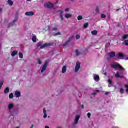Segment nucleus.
<instances>
[{
  "mask_svg": "<svg viewBox=\"0 0 128 128\" xmlns=\"http://www.w3.org/2000/svg\"><path fill=\"white\" fill-rule=\"evenodd\" d=\"M111 68L114 70H120V72H116V74H115L116 78H124V69L118 63H115L111 66Z\"/></svg>",
  "mask_w": 128,
  "mask_h": 128,
  "instance_id": "nucleus-1",
  "label": "nucleus"
},
{
  "mask_svg": "<svg viewBox=\"0 0 128 128\" xmlns=\"http://www.w3.org/2000/svg\"><path fill=\"white\" fill-rule=\"evenodd\" d=\"M14 107V104H10L8 106V110H9L10 114L11 116H14V110H12Z\"/></svg>",
  "mask_w": 128,
  "mask_h": 128,
  "instance_id": "nucleus-2",
  "label": "nucleus"
},
{
  "mask_svg": "<svg viewBox=\"0 0 128 128\" xmlns=\"http://www.w3.org/2000/svg\"><path fill=\"white\" fill-rule=\"evenodd\" d=\"M52 44L50 43H46L44 45L42 46V42H39L38 44V48H40L41 49L44 48H48V46H50Z\"/></svg>",
  "mask_w": 128,
  "mask_h": 128,
  "instance_id": "nucleus-3",
  "label": "nucleus"
},
{
  "mask_svg": "<svg viewBox=\"0 0 128 128\" xmlns=\"http://www.w3.org/2000/svg\"><path fill=\"white\" fill-rule=\"evenodd\" d=\"M80 68V62H78L76 64V66L75 68V72H78V70Z\"/></svg>",
  "mask_w": 128,
  "mask_h": 128,
  "instance_id": "nucleus-4",
  "label": "nucleus"
},
{
  "mask_svg": "<svg viewBox=\"0 0 128 128\" xmlns=\"http://www.w3.org/2000/svg\"><path fill=\"white\" fill-rule=\"evenodd\" d=\"M44 6L48 8H54V4L50 2H46L44 4Z\"/></svg>",
  "mask_w": 128,
  "mask_h": 128,
  "instance_id": "nucleus-5",
  "label": "nucleus"
},
{
  "mask_svg": "<svg viewBox=\"0 0 128 128\" xmlns=\"http://www.w3.org/2000/svg\"><path fill=\"white\" fill-rule=\"evenodd\" d=\"M80 115H77L76 117V118L74 120L73 124L74 125L78 124V120H80Z\"/></svg>",
  "mask_w": 128,
  "mask_h": 128,
  "instance_id": "nucleus-6",
  "label": "nucleus"
},
{
  "mask_svg": "<svg viewBox=\"0 0 128 128\" xmlns=\"http://www.w3.org/2000/svg\"><path fill=\"white\" fill-rule=\"evenodd\" d=\"M48 62H46L45 64H44V65L42 66V71L41 72H44V70H46V68H48Z\"/></svg>",
  "mask_w": 128,
  "mask_h": 128,
  "instance_id": "nucleus-7",
  "label": "nucleus"
},
{
  "mask_svg": "<svg viewBox=\"0 0 128 128\" xmlns=\"http://www.w3.org/2000/svg\"><path fill=\"white\" fill-rule=\"evenodd\" d=\"M93 78L95 82H100V76L98 74H94Z\"/></svg>",
  "mask_w": 128,
  "mask_h": 128,
  "instance_id": "nucleus-8",
  "label": "nucleus"
},
{
  "mask_svg": "<svg viewBox=\"0 0 128 128\" xmlns=\"http://www.w3.org/2000/svg\"><path fill=\"white\" fill-rule=\"evenodd\" d=\"M34 14L32 12H26V16H34Z\"/></svg>",
  "mask_w": 128,
  "mask_h": 128,
  "instance_id": "nucleus-9",
  "label": "nucleus"
},
{
  "mask_svg": "<svg viewBox=\"0 0 128 128\" xmlns=\"http://www.w3.org/2000/svg\"><path fill=\"white\" fill-rule=\"evenodd\" d=\"M108 56H110V58H114V56H116V53L114 52L108 53Z\"/></svg>",
  "mask_w": 128,
  "mask_h": 128,
  "instance_id": "nucleus-10",
  "label": "nucleus"
},
{
  "mask_svg": "<svg viewBox=\"0 0 128 128\" xmlns=\"http://www.w3.org/2000/svg\"><path fill=\"white\" fill-rule=\"evenodd\" d=\"M15 96H16V98H20V92L18 91H16L15 92Z\"/></svg>",
  "mask_w": 128,
  "mask_h": 128,
  "instance_id": "nucleus-11",
  "label": "nucleus"
},
{
  "mask_svg": "<svg viewBox=\"0 0 128 128\" xmlns=\"http://www.w3.org/2000/svg\"><path fill=\"white\" fill-rule=\"evenodd\" d=\"M48 30H51V32H54L56 30H58V28L55 27V28L51 29L50 27V26H48Z\"/></svg>",
  "mask_w": 128,
  "mask_h": 128,
  "instance_id": "nucleus-12",
  "label": "nucleus"
},
{
  "mask_svg": "<svg viewBox=\"0 0 128 128\" xmlns=\"http://www.w3.org/2000/svg\"><path fill=\"white\" fill-rule=\"evenodd\" d=\"M74 38V36H72L71 37V38L70 39V40H68V41H67V42L65 43V44H64V46H68V42H72V38Z\"/></svg>",
  "mask_w": 128,
  "mask_h": 128,
  "instance_id": "nucleus-13",
  "label": "nucleus"
},
{
  "mask_svg": "<svg viewBox=\"0 0 128 128\" xmlns=\"http://www.w3.org/2000/svg\"><path fill=\"white\" fill-rule=\"evenodd\" d=\"M8 4L9 6H14V2H12V0H8Z\"/></svg>",
  "mask_w": 128,
  "mask_h": 128,
  "instance_id": "nucleus-14",
  "label": "nucleus"
},
{
  "mask_svg": "<svg viewBox=\"0 0 128 128\" xmlns=\"http://www.w3.org/2000/svg\"><path fill=\"white\" fill-rule=\"evenodd\" d=\"M65 18H72V15L70 14H66L65 15Z\"/></svg>",
  "mask_w": 128,
  "mask_h": 128,
  "instance_id": "nucleus-15",
  "label": "nucleus"
},
{
  "mask_svg": "<svg viewBox=\"0 0 128 128\" xmlns=\"http://www.w3.org/2000/svg\"><path fill=\"white\" fill-rule=\"evenodd\" d=\"M60 18L62 20H64V11H60Z\"/></svg>",
  "mask_w": 128,
  "mask_h": 128,
  "instance_id": "nucleus-16",
  "label": "nucleus"
},
{
  "mask_svg": "<svg viewBox=\"0 0 128 128\" xmlns=\"http://www.w3.org/2000/svg\"><path fill=\"white\" fill-rule=\"evenodd\" d=\"M128 38V35L125 34L121 38L122 42H124V40H126Z\"/></svg>",
  "mask_w": 128,
  "mask_h": 128,
  "instance_id": "nucleus-17",
  "label": "nucleus"
},
{
  "mask_svg": "<svg viewBox=\"0 0 128 128\" xmlns=\"http://www.w3.org/2000/svg\"><path fill=\"white\" fill-rule=\"evenodd\" d=\"M32 40L33 42H36V40H38V39L36 38V36H32Z\"/></svg>",
  "mask_w": 128,
  "mask_h": 128,
  "instance_id": "nucleus-18",
  "label": "nucleus"
},
{
  "mask_svg": "<svg viewBox=\"0 0 128 128\" xmlns=\"http://www.w3.org/2000/svg\"><path fill=\"white\" fill-rule=\"evenodd\" d=\"M62 74H66V66H64L62 68Z\"/></svg>",
  "mask_w": 128,
  "mask_h": 128,
  "instance_id": "nucleus-19",
  "label": "nucleus"
},
{
  "mask_svg": "<svg viewBox=\"0 0 128 128\" xmlns=\"http://www.w3.org/2000/svg\"><path fill=\"white\" fill-rule=\"evenodd\" d=\"M18 54V51H14L12 54V56L14 58V56H16Z\"/></svg>",
  "mask_w": 128,
  "mask_h": 128,
  "instance_id": "nucleus-20",
  "label": "nucleus"
},
{
  "mask_svg": "<svg viewBox=\"0 0 128 128\" xmlns=\"http://www.w3.org/2000/svg\"><path fill=\"white\" fill-rule=\"evenodd\" d=\"M44 118H48V115L46 114V109H44Z\"/></svg>",
  "mask_w": 128,
  "mask_h": 128,
  "instance_id": "nucleus-21",
  "label": "nucleus"
},
{
  "mask_svg": "<svg viewBox=\"0 0 128 128\" xmlns=\"http://www.w3.org/2000/svg\"><path fill=\"white\" fill-rule=\"evenodd\" d=\"M10 92V88H6L4 90V94H8Z\"/></svg>",
  "mask_w": 128,
  "mask_h": 128,
  "instance_id": "nucleus-22",
  "label": "nucleus"
},
{
  "mask_svg": "<svg viewBox=\"0 0 128 128\" xmlns=\"http://www.w3.org/2000/svg\"><path fill=\"white\" fill-rule=\"evenodd\" d=\"M118 56L120 58H124V54L122 53H119Z\"/></svg>",
  "mask_w": 128,
  "mask_h": 128,
  "instance_id": "nucleus-23",
  "label": "nucleus"
},
{
  "mask_svg": "<svg viewBox=\"0 0 128 128\" xmlns=\"http://www.w3.org/2000/svg\"><path fill=\"white\" fill-rule=\"evenodd\" d=\"M92 36H96L98 34V31L94 30L92 32Z\"/></svg>",
  "mask_w": 128,
  "mask_h": 128,
  "instance_id": "nucleus-24",
  "label": "nucleus"
},
{
  "mask_svg": "<svg viewBox=\"0 0 128 128\" xmlns=\"http://www.w3.org/2000/svg\"><path fill=\"white\" fill-rule=\"evenodd\" d=\"M108 84H110L108 85V87H109V88H111V86H112V80H108Z\"/></svg>",
  "mask_w": 128,
  "mask_h": 128,
  "instance_id": "nucleus-25",
  "label": "nucleus"
},
{
  "mask_svg": "<svg viewBox=\"0 0 128 128\" xmlns=\"http://www.w3.org/2000/svg\"><path fill=\"white\" fill-rule=\"evenodd\" d=\"M120 94H124V88H121L120 90Z\"/></svg>",
  "mask_w": 128,
  "mask_h": 128,
  "instance_id": "nucleus-26",
  "label": "nucleus"
},
{
  "mask_svg": "<svg viewBox=\"0 0 128 128\" xmlns=\"http://www.w3.org/2000/svg\"><path fill=\"white\" fill-rule=\"evenodd\" d=\"M19 57L20 58H24V54H22V53H19Z\"/></svg>",
  "mask_w": 128,
  "mask_h": 128,
  "instance_id": "nucleus-27",
  "label": "nucleus"
},
{
  "mask_svg": "<svg viewBox=\"0 0 128 128\" xmlns=\"http://www.w3.org/2000/svg\"><path fill=\"white\" fill-rule=\"evenodd\" d=\"M83 18H82V16H80L78 17V20H82Z\"/></svg>",
  "mask_w": 128,
  "mask_h": 128,
  "instance_id": "nucleus-28",
  "label": "nucleus"
},
{
  "mask_svg": "<svg viewBox=\"0 0 128 128\" xmlns=\"http://www.w3.org/2000/svg\"><path fill=\"white\" fill-rule=\"evenodd\" d=\"M88 26V23H86L84 26V28H86Z\"/></svg>",
  "mask_w": 128,
  "mask_h": 128,
  "instance_id": "nucleus-29",
  "label": "nucleus"
},
{
  "mask_svg": "<svg viewBox=\"0 0 128 128\" xmlns=\"http://www.w3.org/2000/svg\"><path fill=\"white\" fill-rule=\"evenodd\" d=\"M80 35L78 34L76 36V40H80Z\"/></svg>",
  "mask_w": 128,
  "mask_h": 128,
  "instance_id": "nucleus-30",
  "label": "nucleus"
},
{
  "mask_svg": "<svg viewBox=\"0 0 128 128\" xmlns=\"http://www.w3.org/2000/svg\"><path fill=\"white\" fill-rule=\"evenodd\" d=\"M76 54L77 56H80V51H78V50H76Z\"/></svg>",
  "mask_w": 128,
  "mask_h": 128,
  "instance_id": "nucleus-31",
  "label": "nucleus"
},
{
  "mask_svg": "<svg viewBox=\"0 0 128 128\" xmlns=\"http://www.w3.org/2000/svg\"><path fill=\"white\" fill-rule=\"evenodd\" d=\"M3 84H4V82H0V90L2 88V86Z\"/></svg>",
  "mask_w": 128,
  "mask_h": 128,
  "instance_id": "nucleus-32",
  "label": "nucleus"
},
{
  "mask_svg": "<svg viewBox=\"0 0 128 128\" xmlns=\"http://www.w3.org/2000/svg\"><path fill=\"white\" fill-rule=\"evenodd\" d=\"M18 20H16L13 22V24H9V26H14V24L16 22H17Z\"/></svg>",
  "mask_w": 128,
  "mask_h": 128,
  "instance_id": "nucleus-33",
  "label": "nucleus"
},
{
  "mask_svg": "<svg viewBox=\"0 0 128 128\" xmlns=\"http://www.w3.org/2000/svg\"><path fill=\"white\" fill-rule=\"evenodd\" d=\"M124 44H125V46H128V40H125Z\"/></svg>",
  "mask_w": 128,
  "mask_h": 128,
  "instance_id": "nucleus-34",
  "label": "nucleus"
},
{
  "mask_svg": "<svg viewBox=\"0 0 128 128\" xmlns=\"http://www.w3.org/2000/svg\"><path fill=\"white\" fill-rule=\"evenodd\" d=\"M60 34H62L60 32H58L57 34H54V36H60Z\"/></svg>",
  "mask_w": 128,
  "mask_h": 128,
  "instance_id": "nucleus-35",
  "label": "nucleus"
},
{
  "mask_svg": "<svg viewBox=\"0 0 128 128\" xmlns=\"http://www.w3.org/2000/svg\"><path fill=\"white\" fill-rule=\"evenodd\" d=\"M9 98H14V94H10L9 96Z\"/></svg>",
  "mask_w": 128,
  "mask_h": 128,
  "instance_id": "nucleus-36",
  "label": "nucleus"
},
{
  "mask_svg": "<svg viewBox=\"0 0 128 128\" xmlns=\"http://www.w3.org/2000/svg\"><path fill=\"white\" fill-rule=\"evenodd\" d=\"M101 17H102V18H106V16L104 14H102Z\"/></svg>",
  "mask_w": 128,
  "mask_h": 128,
  "instance_id": "nucleus-37",
  "label": "nucleus"
},
{
  "mask_svg": "<svg viewBox=\"0 0 128 128\" xmlns=\"http://www.w3.org/2000/svg\"><path fill=\"white\" fill-rule=\"evenodd\" d=\"M65 12H70V8H66L65 10Z\"/></svg>",
  "mask_w": 128,
  "mask_h": 128,
  "instance_id": "nucleus-38",
  "label": "nucleus"
},
{
  "mask_svg": "<svg viewBox=\"0 0 128 128\" xmlns=\"http://www.w3.org/2000/svg\"><path fill=\"white\" fill-rule=\"evenodd\" d=\"M91 116H92V114H90V113L88 114V118H90Z\"/></svg>",
  "mask_w": 128,
  "mask_h": 128,
  "instance_id": "nucleus-39",
  "label": "nucleus"
},
{
  "mask_svg": "<svg viewBox=\"0 0 128 128\" xmlns=\"http://www.w3.org/2000/svg\"><path fill=\"white\" fill-rule=\"evenodd\" d=\"M38 63L39 64H42V61H40V60H38Z\"/></svg>",
  "mask_w": 128,
  "mask_h": 128,
  "instance_id": "nucleus-40",
  "label": "nucleus"
},
{
  "mask_svg": "<svg viewBox=\"0 0 128 128\" xmlns=\"http://www.w3.org/2000/svg\"><path fill=\"white\" fill-rule=\"evenodd\" d=\"M96 11L97 12H100V10H98V7H97L96 8Z\"/></svg>",
  "mask_w": 128,
  "mask_h": 128,
  "instance_id": "nucleus-41",
  "label": "nucleus"
},
{
  "mask_svg": "<svg viewBox=\"0 0 128 128\" xmlns=\"http://www.w3.org/2000/svg\"><path fill=\"white\" fill-rule=\"evenodd\" d=\"M2 8H0V14H2Z\"/></svg>",
  "mask_w": 128,
  "mask_h": 128,
  "instance_id": "nucleus-42",
  "label": "nucleus"
},
{
  "mask_svg": "<svg viewBox=\"0 0 128 128\" xmlns=\"http://www.w3.org/2000/svg\"><path fill=\"white\" fill-rule=\"evenodd\" d=\"M93 96H96V93H94V94H92Z\"/></svg>",
  "mask_w": 128,
  "mask_h": 128,
  "instance_id": "nucleus-43",
  "label": "nucleus"
},
{
  "mask_svg": "<svg viewBox=\"0 0 128 128\" xmlns=\"http://www.w3.org/2000/svg\"><path fill=\"white\" fill-rule=\"evenodd\" d=\"M105 94H106V96H108V92H106Z\"/></svg>",
  "mask_w": 128,
  "mask_h": 128,
  "instance_id": "nucleus-44",
  "label": "nucleus"
},
{
  "mask_svg": "<svg viewBox=\"0 0 128 128\" xmlns=\"http://www.w3.org/2000/svg\"><path fill=\"white\" fill-rule=\"evenodd\" d=\"M45 128H50V127H48V126H46Z\"/></svg>",
  "mask_w": 128,
  "mask_h": 128,
  "instance_id": "nucleus-45",
  "label": "nucleus"
},
{
  "mask_svg": "<svg viewBox=\"0 0 128 128\" xmlns=\"http://www.w3.org/2000/svg\"><path fill=\"white\" fill-rule=\"evenodd\" d=\"M82 108H84V105H82Z\"/></svg>",
  "mask_w": 128,
  "mask_h": 128,
  "instance_id": "nucleus-46",
  "label": "nucleus"
},
{
  "mask_svg": "<svg viewBox=\"0 0 128 128\" xmlns=\"http://www.w3.org/2000/svg\"><path fill=\"white\" fill-rule=\"evenodd\" d=\"M32 0H27V2H31Z\"/></svg>",
  "mask_w": 128,
  "mask_h": 128,
  "instance_id": "nucleus-47",
  "label": "nucleus"
},
{
  "mask_svg": "<svg viewBox=\"0 0 128 128\" xmlns=\"http://www.w3.org/2000/svg\"><path fill=\"white\" fill-rule=\"evenodd\" d=\"M104 76H106L107 74L106 73H104Z\"/></svg>",
  "mask_w": 128,
  "mask_h": 128,
  "instance_id": "nucleus-48",
  "label": "nucleus"
},
{
  "mask_svg": "<svg viewBox=\"0 0 128 128\" xmlns=\"http://www.w3.org/2000/svg\"><path fill=\"white\" fill-rule=\"evenodd\" d=\"M118 10H118V9L116 10V11H117V12H118Z\"/></svg>",
  "mask_w": 128,
  "mask_h": 128,
  "instance_id": "nucleus-49",
  "label": "nucleus"
},
{
  "mask_svg": "<svg viewBox=\"0 0 128 128\" xmlns=\"http://www.w3.org/2000/svg\"><path fill=\"white\" fill-rule=\"evenodd\" d=\"M116 128H118V127H116Z\"/></svg>",
  "mask_w": 128,
  "mask_h": 128,
  "instance_id": "nucleus-50",
  "label": "nucleus"
},
{
  "mask_svg": "<svg viewBox=\"0 0 128 128\" xmlns=\"http://www.w3.org/2000/svg\"><path fill=\"white\" fill-rule=\"evenodd\" d=\"M50 33H52V32H50Z\"/></svg>",
  "mask_w": 128,
  "mask_h": 128,
  "instance_id": "nucleus-51",
  "label": "nucleus"
},
{
  "mask_svg": "<svg viewBox=\"0 0 128 128\" xmlns=\"http://www.w3.org/2000/svg\"><path fill=\"white\" fill-rule=\"evenodd\" d=\"M97 92H98V90Z\"/></svg>",
  "mask_w": 128,
  "mask_h": 128,
  "instance_id": "nucleus-52",
  "label": "nucleus"
}]
</instances>
